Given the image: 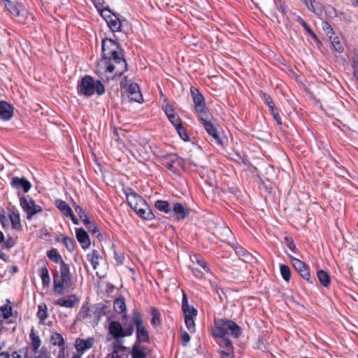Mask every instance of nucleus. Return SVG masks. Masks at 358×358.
<instances>
[{"mask_svg":"<svg viewBox=\"0 0 358 358\" xmlns=\"http://www.w3.org/2000/svg\"><path fill=\"white\" fill-rule=\"evenodd\" d=\"M46 255L54 263H59L61 264V262H64L61 255L56 248H51L50 250H48Z\"/></svg>","mask_w":358,"mask_h":358,"instance_id":"473e14b6","label":"nucleus"},{"mask_svg":"<svg viewBox=\"0 0 358 358\" xmlns=\"http://www.w3.org/2000/svg\"><path fill=\"white\" fill-rule=\"evenodd\" d=\"M234 250L236 254L241 259H243V261H246V259L249 257L250 254L247 252L245 249H244L241 246H236L234 248Z\"/></svg>","mask_w":358,"mask_h":358,"instance_id":"de8ad7c7","label":"nucleus"},{"mask_svg":"<svg viewBox=\"0 0 358 358\" xmlns=\"http://www.w3.org/2000/svg\"><path fill=\"white\" fill-rule=\"evenodd\" d=\"M87 229L90 231L92 234H94L96 236L97 238H99L101 236V233L99 232V229L97 227V225L90 221V220L87 221L85 224Z\"/></svg>","mask_w":358,"mask_h":358,"instance_id":"79ce46f5","label":"nucleus"},{"mask_svg":"<svg viewBox=\"0 0 358 358\" xmlns=\"http://www.w3.org/2000/svg\"><path fill=\"white\" fill-rule=\"evenodd\" d=\"M101 64L106 72L113 73L114 76H120L127 70V64L124 58V50L116 41L105 38L101 43Z\"/></svg>","mask_w":358,"mask_h":358,"instance_id":"f257e3e1","label":"nucleus"},{"mask_svg":"<svg viewBox=\"0 0 358 358\" xmlns=\"http://www.w3.org/2000/svg\"><path fill=\"white\" fill-rule=\"evenodd\" d=\"M210 117V113H208L206 115L199 117V118L207 133L211 136L218 144L222 145L216 127L209 121Z\"/></svg>","mask_w":358,"mask_h":358,"instance_id":"2eb2a0df","label":"nucleus"},{"mask_svg":"<svg viewBox=\"0 0 358 358\" xmlns=\"http://www.w3.org/2000/svg\"><path fill=\"white\" fill-rule=\"evenodd\" d=\"M106 23L110 29L113 32L121 30L122 22L116 15H111Z\"/></svg>","mask_w":358,"mask_h":358,"instance_id":"a878e982","label":"nucleus"},{"mask_svg":"<svg viewBox=\"0 0 358 358\" xmlns=\"http://www.w3.org/2000/svg\"><path fill=\"white\" fill-rule=\"evenodd\" d=\"M270 112L273 116V118L276 121L278 125L282 124V120L280 117V115L278 111V109L276 107L273 108V110H270Z\"/></svg>","mask_w":358,"mask_h":358,"instance_id":"bf43d9fd","label":"nucleus"},{"mask_svg":"<svg viewBox=\"0 0 358 358\" xmlns=\"http://www.w3.org/2000/svg\"><path fill=\"white\" fill-rule=\"evenodd\" d=\"M151 324L154 327H157L161 324L160 314L159 313L156 308H152L151 309Z\"/></svg>","mask_w":358,"mask_h":358,"instance_id":"a18cd8bd","label":"nucleus"},{"mask_svg":"<svg viewBox=\"0 0 358 358\" xmlns=\"http://www.w3.org/2000/svg\"><path fill=\"white\" fill-rule=\"evenodd\" d=\"M285 241L287 248L294 253H297L298 250L295 245V243L292 238L286 236L285 238Z\"/></svg>","mask_w":358,"mask_h":358,"instance_id":"603ef678","label":"nucleus"},{"mask_svg":"<svg viewBox=\"0 0 358 358\" xmlns=\"http://www.w3.org/2000/svg\"><path fill=\"white\" fill-rule=\"evenodd\" d=\"M113 352L108 355L106 358H128V348L122 343L114 344Z\"/></svg>","mask_w":358,"mask_h":358,"instance_id":"a211bd4d","label":"nucleus"},{"mask_svg":"<svg viewBox=\"0 0 358 358\" xmlns=\"http://www.w3.org/2000/svg\"><path fill=\"white\" fill-rule=\"evenodd\" d=\"M113 308L117 314H123L122 317L126 318L127 307L123 296H119L114 301Z\"/></svg>","mask_w":358,"mask_h":358,"instance_id":"5701e85b","label":"nucleus"},{"mask_svg":"<svg viewBox=\"0 0 358 358\" xmlns=\"http://www.w3.org/2000/svg\"><path fill=\"white\" fill-rule=\"evenodd\" d=\"M62 243L64 245L66 250L71 252L74 250L76 246V241L74 239L61 234Z\"/></svg>","mask_w":358,"mask_h":358,"instance_id":"e433bc0d","label":"nucleus"},{"mask_svg":"<svg viewBox=\"0 0 358 358\" xmlns=\"http://www.w3.org/2000/svg\"><path fill=\"white\" fill-rule=\"evenodd\" d=\"M76 236L84 250L90 247V241L89 236L83 228L76 229Z\"/></svg>","mask_w":358,"mask_h":358,"instance_id":"aec40b11","label":"nucleus"},{"mask_svg":"<svg viewBox=\"0 0 358 358\" xmlns=\"http://www.w3.org/2000/svg\"><path fill=\"white\" fill-rule=\"evenodd\" d=\"M317 276L319 282L322 286L325 287H329L331 282V279L329 273L326 271L322 269L318 270L317 272Z\"/></svg>","mask_w":358,"mask_h":358,"instance_id":"cd10ccee","label":"nucleus"},{"mask_svg":"<svg viewBox=\"0 0 358 358\" xmlns=\"http://www.w3.org/2000/svg\"><path fill=\"white\" fill-rule=\"evenodd\" d=\"M38 275L41 278L42 285L44 287H48L50 283V276L48 271V265L47 263L38 269Z\"/></svg>","mask_w":358,"mask_h":358,"instance_id":"393cba45","label":"nucleus"},{"mask_svg":"<svg viewBox=\"0 0 358 358\" xmlns=\"http://www.w3.org/2000/svg\"><path fill=\"white\" fill-rule=\"evenodd\" d=\"M13 116V107L6 101H0V118L8 120Z\"/></svg>","mask_w":358,"mask_h":358,"instance_id":"412c9836","label":"nucleus"},{"mask_svg":"<svg viewBox=\"0 0 358 358\" xmlns=\"http://www.w3.org/2000/svg\"><path fill=\"white\" fill-rule=\"evenodd\" d=\"M182 310L184 313L185 322L187 329L191 332L195 331V322L194 317L197 315V310L190 306L188 303L187 295L185 292H182Z\"/></svg>","mask_w":358,"mask_h":358,"instance_id":"423d86ee","label":"nucleus"},{"mask_svg":"<svg viewBox=\"0 0 358 358\" xmlns=\"http://www.w3.org/2000/svg\"><path fill=\"white\" fill-rule=\"evenodd\" d=\"M190 341V336L187 332L184 331L181 335V343L183 347H185Z\"/></svg>","mask_w":358,"mask_h":358,"instance_id":"e2e57ef3","label":"nucleus"},{"mask_svg":"<svg viewBox=\"0 0 358 358\" xmlns=\"http://www.w3.org/2000/svg\"><path fill=\"white\" fill-rule=\"evenodd\" d=\"M168 119L175 128L182 124L181 119L177 113L173 115H171Z\"/></svg>","mask_w":358,"mask_h":358,"instance_id":"5fc2aeb1","label":"nucleus"},{"mask_svg":"<svg viewBox=\"0 0 358 358\" xmlns=\"http://www.w3.org/2000/svg\"><path fill=\"white\" fill-rule=\"evenodd\" d=\"M124 194L129 206L140 217L146 220H152L155 218L150 206L142 196L131 188H127L124 190Z\"/></svg>","mask_w":358,"mask_h":358,"instance_id":"f03ea898","label":"nucleus"},{"mask_svg":"<svg viewBox=\"0 0 358 358\" xmlns=\"http://www.w3.org/2000/svg\"><path fill=\"white\" fill-rule=\"evenodd\" d=\"M0 222L4 229L8 226V220L5 215L0 214Z\"/></svg>","mask_w":358,"mask_h":358,"instance_id":"774afa93","label":"nucleus"},{"mask_svg":"<svg viewBox=\"0 0 358 358\" xmlns=\"http://www.w3.org/2000/svg\"><path fill=\"white\" fill-rule=\"evenodd\" d=\"M120 86L122 89L124 88L125 90V92L131 101L138 103H141L143 101V96L138 84L131 83L127 85L124 83V81H121Z\"/></svg>","mask_w":358,"mask_h":358,"instance_id":"ddd939ff","label":"nucleus"},{"mask_svg":"<svg viewBox=\"0 0 358 358\" xmlns=\"http://www.w3.org/2000/svg\"><path fill=\"white\" fill-rule=\"evenodd\" d=\"M242 333L241 328L233 320L218 319L215 321L212 334L214 337H224L229 334L238 338Z\"/></svg>","mask_w":358,"mask_h":358,"instance_id":"39448f33","label":"nucleus"},{"mask_svg":"<svg viewBox=\"0 0 358 358\" xmlns=\"http://www.w3.org/2000/svg\"><path fill=\"white\" fill-rule=\"evenodd\" d=\"M221 338L219 342V345L222 349L234 348L231 341L229 338L224 337H220Z\"/></svg>","mask_w":358,"mask_h":358,"instance_id":"3c124183","label":"nucleus"},{"mask_svg":"<svg viewBox=\"0 0 358 358\" xmlns=\"http://www.w3.org/2000/svg\"><path fill=\"white\" fill-rule=\"evenodd\" d=\"M77 90L78 94L89 97L94 93L102 95L106 89L103 84L99 80H94L91 76L86 75L78 82Z\"/></svg>","mask_w":358,"mask_h":358,"instance_id":"7ed1b4c3","label":"nucleus"},{"mask_svg":"<svg viewBox=\"0 0 358 358\" xmlns=\"http://www.w3.org/2000/svg\"><path fill=\"white\" fill-rule=\"evenodd\" d=\"M94 338H89L86 340L78 338L76 340V348L78 352H83L86 350L90 349L94 345Z\"/></svg>","mask_w":358,"mask_h":358,"instance_id":"b1692460","label":"nucleus"},{"mask_svg":"<svg viewBox=\"0 0 358 358\" xmlns=\"http://www.w3.org/2000/svg\"><path fill=\"white\" fill-rule=\"evenodd\" d=\"M296 21L306 29L314 40H318L317 36L311 29L306 22L299 15L296 16Z\"/></svg>","mask_w":358,"mask_h":358,"instance_id":"58836bf2","label":"nucleus"},{"mask_svg":"<svg viewBox=\"0 0 358 358\" xmlns=\"http://www.w3.org/2000/svg\"><path fill=\"white\" fill-rule=\"evenodd\" d=\"M114 258L116 265L120 266L123 264L124 261V256L123 252L114 250Z\"/></svg>","mask_w":358,"mask_h":358,"instance_id":"864d4df0","label":"nucleus"},{"mask_svg":"<svg viewBox=\"0 0 358 358\" xmlns=\"http://www.w3.org/2000/svg\"><path fill=\"white\" fill-rule=\"evenodd\" d=\"M87 260L91 263L94 269H96L99 264V260L101 258L96 250H93L92 252L87 255Z\"/></svg>","mask_w":358,"mask_h":358,"instance_id":"c85d7f7f","label":"nucleus"},{"mask_svg":"<svg viewBox=\"0 0 358 358\" xmlns=\"http://www.w3.org/2000/svg\"><path fill=\"white\" fill-rule=\"evenodd\" d=\"M136 315H140L141 317H143L141 311L138 308H134L132 310L130 318H128L127 315L126 316V318L122 317V320L124 322L123 324L125 330H127L128 328H130L131 329V335L134 331L135 324L133 322V320L134 317H135Z\"/></svg>","mask_w":358,"mask_h":358,"instance_id":"4be33fe9","label":"nucleus"},{"mask_svg":"<svg viewBox=\"0 0 358 358\" xmlns=\"http://www.w3.org/2000/svg\"><path fill=\"white\" fill-rule=\"evenodd\" d=\"M13 315V308L7 304L0 307V316L3 319H8Z\"/></svg>","mask_w":358,"mask_h":358,"instance_id":"a19ab883","label":"nucleus"},{"mask_svg":"<svg viewBox=\"0 0 358 358\" xmlns=\"http://www.w3.org/2000/svg\"><path fill=\"white\" fill-rule=\"evenodd\" d=\"M37 317L40 324H44V321L48 317V307L45 303H41L38 306Z\"/></svg>","mask_w":358,"mask_h":358,"instance_id":"72a5a7b5","label":"nucleus"},{"mask_svg":"<svg viewBox=\"0 0 358 358\" xmlns=\"http://www.w3.org/2000/svg\"><path fill=\"white\" fill-rule=\"evenodd\" d=\"M330 39L331 41V44L336 51H337L339 53H342L344 52V46L340 41L338 36L332 37V36H330Z\"/></svg>","mask_w":358,"mask_h":358,"instance_id":"37998d69","label":"nucleus"},{"mask_svg":"<svg viewBox=\"0 0 358 358\" xmlns=\"http://www.w3.org/2000/svg\"><path fill=\"white\" fill-rule=\"evenodd\" d=\"M9 220L11 222V224H12V227L15 229V230H17V231H20L22 230V224H21V222H20V214L17 211V212H12L10 215H9Z\"/></svg>","mask_w":358,"mask_h":358,"instance_id":"7c9ffc66","label":"nucleus"},{"mask_svg":"<svg viewBox=\"0 0 358 358\" xmlns=\"http://www.w3.org/2000/svg\"><path fill=\"white\" fill-rule=\"evenodd\" d=\"M280 270L283 280L286 282H289L291 278V270L289 267L285 264H280Z\"/></svg>","mask_w":358,"mask_h":358,"instance_id":"c03bdc74","label":"nucleus"},{"mask_svg":"<svg viewBox=\"0 0 358 358\" xmlns=\"http://www.w3.org/2000/svg\"><path fill=\"white\" fill-rule=\"evenodd\" d=\"M101 17L104 18L106 22L108 20L109 18H110L111 15H114V13H112L111 11L108 8H102L101 10L99 11Z\"/></svg>","mask_w":358,"mask_h":358,"instance_id":"052dcab7","label":"nucleus"},{"mask_svg":"<svg viewBox=\"0 0 358 358\" xmlns=\"http://www.w3.org/2000/svg\"><path fill=\"white\" fill-rule=\"evenodd\" d=\"M55 206L66 217L68 216L69 214L71 213L72 209L69 205L63 200L57 199L55 201Z\"/></svg>","mask_w":358,"mask_h":358,"instance_id":"2f4dec72","label":"nucleus"},{"mask_svg":"<svg viewBox=\"0 0 358 358\" xmlns=\"http://www.w3.org/2000/svg\"><path fill=\"white\" fill-rule=\"evenodd\" d=\"M173 213L175 220L185 219L189 213V210L185 208L181 203H176L173 206Z\"/></svg>","mask_w":358,"mask_h":358,"instance_id":"6ab92c4d","label":"nucleus"},{"mask_svg":"<svg viewBox=\"0 0 358 358\" xmlns=\"http://www.w3.org/2000/svg\"><path fill=\"white\" fill-rule=\"evenodd\" d=\"M176 129L178 134H179V136H180V138L183 141H189V135L187 134V132L185 128L182 126V124L176 127Z\"/></svg>","mask_w":358,"mask_h":358,"instance_id":"8fccbe9b","label":"nucleus"},{"mask_svg":"<svg viewBox=\"0 0 358 358\" xmlns=\"http://www.w3.org/2000/svg\"><path fill=\"white\" fill-rule=\"evenodd\" d=\"M20 205L22 210L27 213V218L31 220L38 213L42 211V208L35 203L33 199H27L25 196L20 198Z\"/></svg>","mask_w":358,"mask_h":358,"instance_id":"9d476101","label":"nucleus"},{"mask_svg":"<svg viewBox=\"0 0 358 358\" xmlns=\"http://www.w3.org/2000/svg\"><path fill=\"white\" fill-rule=\"evenodd\" d=\"M189 268H191V271H192V274L196 278L201 279L203 278V273L201 270H199L197 268H194V267H189Z\"/></svg>","mask_w":358,"mask_h":358,"instance_id":"0e129e2a","label":"nucleus"},{"mask_svg":"<svg viewBox=\"0 0 358 358\" xmlns=\"http://www.w3.org/2000/svg\"><path fill=\"white\" fill-rule=\"evenodd\" d=\"M108 308V306L106 304L98 303L96 305L94 310L92 313L94 315L95 319L97 321H99L100 318L103 315H106L107 314V309Z\"/></svg>","mask_w":358,"mask_h":358,"instance_id":"c756f323","label":"nucleus"},{"mask_svg":"<svg viewBox=\"0 0 358 358\" xmlns=\"http://www.w3.org/2000/svg\"><path fill=\"white\" fill-rule=\"evenodd\" d=\"M74 208L76 212L78 213L80 218L82 220L83 224H85L87 221L89 220L87 213L83 209V208L78 205L74 204Z\"/></svg>","mask_w":358,"mask_h":358,"instance_id":"49530a36","label":"nucleus"},{"mask_svg":"<svg viewBox=\"0 0 358 358\" xmlns=\"http://www.w3.org/2000/svg\"><path fill=\"white\" fill-rule=\"evenodd\" d=\"M261 98L264 100V103L268 106L269 110H273V108L275 107V105L269 94L262 92L261 94Z\"/></svg>","mask_w":358,"mask_h":358,"instance_id":"09e8293b","label":"nucleus"},{"mask_svg":"<svg viewBox=\"0 0 358 358\" xmlns=\"http://www.w3.org/2000/svg\"><path fill=\"white\" fill-rule=\"evenodd\" d=\"M108 332L115 338L117 344L122 343L121 338L131 336V329L128 328L125 330L121 323L117 321H112L109 323Z\"/></svg>","mask_w":358,"mask_h":358,"instance_id":"6e6552de","label":"nucleus"},{"mask_svg":"<svg viewBox=\"0 0 358 358\" xmlns=\"http://www.w3.org/2000/svg\"><path fill=\"white\" fill-rule=\"evenodd\" d=\"M90 307L89 306V303L86 301L82 305L78 313L77 314L76 320L81 321L87 318L90 315Z\"/></svg>","mask_w":358,"mask_h":358,"instance_id":"bb28decb","label":"nucleus"},{"mask_svg":"<svg viewBox=\"0 0 358 358\" xmlns=\"http://www.w3.org/2000/svg\"><path fill=\"white\" fill-rule=\"evenodd\" d=\"M164 112H165V113H166V115L168 118L169 117H171V115H173L176 114V113L175 112V110L170 105H166V106L165 109H164Z\"/></svg>","mask_w":358,"mask_h":358,"instance_id":"338daca9","label":"nucleus"},{"mask_svg":"<svg viewBox=\"0 0 358 358\" xmlns=\"http://www.w3.org/2000/svg\"><path fill=\"white\" fill-rule=\"evenodd\" d=\"M322 28L325 31L327 35L328 36H332L334 33V29L331 27V24L328 22H322Z\"/></svg>","mask_w":358,"mask_h":358,"instance_id":"6e6d98bb","label":"nucleus"},{"mask_svg":"<svg viewBox=\"0 0 358 358\" xmlns=\"http://www.w3.org/2000/svg\"><path fill=\"white\" fill-rule=\"evenodd\" d=\"M60 275L57 271L53 272V289L55 292L61 294L64 289L72 285V276L69 265L62 262L59 268Z\"/></svg>","mask_w":358,"mask_h":358,"instance_id":"20e7f679","label":"nucleus"},{"mask_svg":"<svg viewBox=\"0 0 358 358\" xmlns=\"http://www.w3.org/2000/svg\"><path fill=\"white\" fill-rule=\"evenodd\" d=\"M29 337L31 341V347L34 351H37L41 345V341L38 335H36L34 329H31Z\"/></svg>","mask_w":358,"mask_h":358,"instance_id":"4c0bfd02","label":"nucleus"},{"mask_svg":"<svg viewBox=\"0 0 358 358\" xmlns=\"http://www.w3.org/2000/svg\"><path fill=\"white\" fill-rule=\"evenodd\" d=\"M79 301L80 299L76 295L71 294L66 297H62L57 299L55 301V303L62 307L72 308L76 306L79 303Z\"/></svg>","mask_w":358,"mask_h":358,"instance_id":"f3484780","label":"nucleus"},{"mask_svg":"<svg viewBox=\"0 0 358 358\" xmlns=\"http://www.w3.org/2000/svg\"><path fill=\"white\" fill-rule=\"evenodd\" d=\"M155 207L159 211L169 213L171 211L169 203L167 201L157 200L155 203Z\"/></svg>","mask_w":358,"mask_h":358,"instance_id":"c9c22d12","label":"nucleus"},{"mask_svg":"<svg viewBox=\"0 0 358 358\" xmlns=\"http://www.w3.org/2000/svg\"><path fill=\"white\" fill-rule=\"evenodd\" d=\"M133 322L135 324L136 327V337L138 343H148L150 342L149 332L147 330L143 317L140 315H136L134 317Z\"/></svg>","mask_w":358,"mask_h":358,"instance_id":"1a4fd4ad","label":"nucleus"},{"mask_svg":"<svg viewBox=\"0 0 358 358\" xmlns=\"http://www.w3.org/2000/svg\"><path fill=\"white\" fill-rule=\"evenodd\" d=\"M195 259H196V261L197 262V264L203 268V269L207 272V273H210V268L208 267L207 266V264L206 262H205V260L203 259H200L196 256H194Z\"/></svg>","mask_w":358,"mask_h":358,"instance_id":"680f3d73","label":"nucleus"},{"mask_svg":"<svg viewBox=\"0 0 358 358\" xmlns=\"http://www.w3.org/2000/svg\"><path fill=\"white\" fill-rule=\"evenodd\" d=\"M275 3L278 10L282 13V15L286 13L287 6L284 1L282 0H275Z\"/></svg>","mask_w":358,"mask_h":358,"instance_id":"13d9d810","label":"nucleus"},{"mask_svg":"<svg viewBox=\"0 0 358 358\" xmlns=\"http://www.w3.org/2000/svg\"><path fill=\"white\" fill-rule=\"evenodd\" d=\"M222 358H234V348L222 349Z\"/></svg>","mask_w":358,"mask_h":358,"instance_id":"4d7b16f0","label":"nucleus"},{"mask_svg":"<svg viewBox=\"0 0 358 358\" xmlns=\"http://www.w3.org/2000/svg\"><path fill=\"white\" fill-rule=\"evenodd\" d=\"M12 188L17 192V196L20 198L22 193H27L31 188V182L24 177L13 176L10 182Z\"/></svg>","mask_w":358,"mask_h":358,"instance_id":"9b49d317","label":"nucleus"},{"mask_svg":"<svg viewBox=\"0 0 358 358\" xmlns=\"http://www.w3.org/2000/svg\"><path fill=\"white\" fill-rule=\"evenodd\" d=\"M51 343L53 345L62 347L64 345V339L63 336L59 333H53L50 338Z\"/></svg>","mask_w":358,"mask_h":358,"instance_id":"ea45409f","label":"nucleus"},{"mask_svg":"<svg viewBox=\"0 0 358 358\" xmlns=\"http://www.w3.org/2000/svg\"><path fill=\"white\" fill-rule=\"evenodd\" d=\"M140 343H135L131 350L132 358H146V354L141 350Z\"/></svg>","mask_w":358,"mask_h":358,"instance_id":"f704fd0d","label":"nucleus"},{"mask_svg":"<svg viewBox=\"0 0 358 358\" xmlns=\"http://www.w3.org/2000/svg\"><path fill=\"white\" fill-rule=\"evenodd\" d=\"M15 245V240L11 238V237H8L5 243H4V247L6 248V249H10L11 248H13L14 245Z\"/></svg>","mask_w":358,"mask_h":358,"instance_id":"69168bd1","label":"nucleus"},{"mask_svg":"<svg viewBox=\"0 0 358 358\" xmlns=\"http://www.w3.org/2000/svg\"><path fill=\"white\" fill-rule=\"evenodd\" d=\"M4 6L8 11L20 22L25 19L27 16L28 12L21 6L17 5L10 0H4Z\"/></svg>","mask_w":358,"mask_h":358,"instance_id":"4468645a","label":"nucleus"},{"mask_svg":"<svg viewBox=\"0 0 358 358\" xmlns=\"http://www.w3.org/2000/svg\"><path fill=\"white\" fill-rule=\"evenodd\" d=\"M289 258L297 272L306 281L313 283L314 278H312L308 266L301 260L292 255H289Z\"/></svg>","mask_w":358,"mask_h":358,"instance_id":"f8f14e48","label":"nucleus"},{"mask_svg":"<svg viewBox=\"0 0 358 358\" xmlns=\"http://www.w3.org/2000/svg\"><path fill=\"white\" fill-rule=\"evenodd\" d=\"M161 164L169 171L176 172L177 171V166L180 164V159L178 155L170 154L162 157Z\"/></svg>","mask_w":358,"mask_h":358,"instance_id":"dca6fc26","label":"nucleus"},{"mask_svg":"<svg viewBox=\"0 0 358 358\" xmlns=\"http://www.w3.org/2000/svg\"><path fill=\"white\" fill-rule=\"evenodd\" d=\"M190 92L194 101V109L198 117L204 116L210 113L206 108L204 97L199 90L196 87H192Z\"/></svg>","mask_w":358,"mask_h":358,"instance_id":"0eeeda50","label":"nucleus"}]
</instances>
